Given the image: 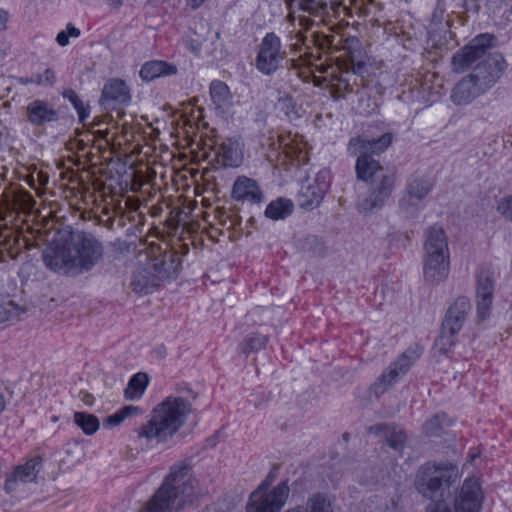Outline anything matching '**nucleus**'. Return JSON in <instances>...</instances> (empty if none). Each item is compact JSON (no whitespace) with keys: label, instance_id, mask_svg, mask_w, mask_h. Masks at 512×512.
I'll list each match as a JSON object with an SVG mask.
<instances>
[{"label":"nucleus","instance_id":"nucleus-41","mask_svg":"<svg viewBox=\"0 0 512 512\" xmlns=\"http://www.w3.org/2000/svg\"><path fill=\"white\" fill-rule=\"evenodd\" d=\"M497 211L507 221L512 222V194L499 201Z\"/></svg>","mask_w":512,"mask_h":512},{"label":"nucleus","instance_id":"nucleus-57","mask_svg":"<svg viewBox=\"0 0 512 512\" xmlns=\"http://www.w3.org/2000/svg\"><path fill=\"white\" fill-rule=\"evenodd\" d=\"M401 206H402L404 209H406V210L408 209V208L406 207V201H404V200H403V201H401Z\"/></svg>","mask_w":512,"mask_h":512},{"label":"nucleus","instance_id":"nucleus-21","mask_svg":"<svg viewBox=\"0 0 512 512\" xmlns=\"http://www.w3.org/2000/svg\"><path fill=\"white\" fill-rule=\"evenodd\" d=\"M41 467L42 460L38 457L28 460L24 465L17 466L6 478L4 489L7 492H12L16 490L19 482L27 483L35 480Z\"/></svg>","mask_w":512,"mask_h":512},{"label":"nucleus","instance_id":"nucleus-35","mask_svg":"<svg viewBox=\"0 0 512 512\" xmlns=\"http://www.w3.org/2000/svg\"><path fill=\"white\" fill-rule=\"evenodd\" d=\"M142 413H143L142 409L140 407H138V406H133V405L125 406L122 409H120L119 411H117L116 413L108 416L104 420L103 425H104V427L118 426L126 418L132 417V416H137V415H140Z\"/></svg>","mask_w":512,"mask_h":512},{"label":"nucleus","instance_id":"nucleus-28","mask_svg":"<svg viewBox=\"0 0 512 512\" xmlns=\"http://www.w3.org/2000/svg\"><path fill=\"white\" fill-rule=\"evenodd\" d=\"M177 66L161 60H151L144 63L139 75L144 81H152L158 77L175 75Z\"/></svg>","mask_w":512,"mask_h":512},{"label":"nucleus","instance_id":"nucleus-26","mask_svg":"<svg viewBox=\"0 0 512 512\" xmlns=\"http://www.w3.org/2000/svg\"><path fill=\"white\" fill-rule=\"evenodd\" d=\"M215 161L219 167H237L240 164L238 144L231 140L223 141L214 147Z\"/></svg>","mask_w":512,"mask_h":512},{"label":"nucleus","instance_id":"nucleus-1","mask_svg":"<svg viewBox=\"0 0 512 512\" xmlns=\"http://www.w3.org/2000/svg\"><path fill=\"white\" fill-rule=\"evenodd\" d=\"M102 256L103 246L93 235L76 232L63 245L47 248L42 257L54 272L79 275L90 271Z\"/></svg>","mask_w":512,"mask_h":512},{"label":"nucleus","instance_id":"nucleus-46","mask_svg":"<svg viewBox=\"0 0 512 512\" xmlns=\"http://www.w3.org/2000/svg\"><path fill=\"white\" fill-rule=\"evenodd\" d=\"M80 398L81 400L86 404V405H92L93 404V401H94V397L93 395H91L90 393L88 392H85V391H81L80 392Z\"/></svg>","mask_w":512,"mask_h":512},{"label":"nucleus","instance_id":"nucleus-62","mask_svg":"<svg viewBox=\"0 0 512 512\" xmlns=\"http://www.w3.org/2000/svg\"><path fill=\"white\" fill-rule=\"evenodd\" d=\"M253 221H254V217H251V218L249 219V222H251V223H252Z\"/></svg>","mask_w":512,"mask_h":512},{"label":"nucleus","instance_id":"nucleus-12","mask_svg":"<svg viewBox=\"0 0 512 512\" xmlns=\"http://www.w3.org/2000/svg\"><path fill=\"white\" fill-rule=\"evenodd\" d=\"M289 10V18L296 9L318 17H338L340 10H345L341 0H284Z\"/></svg>","mask_w":512,"mask_h":512},{"label":"nucleus","instance_id":"nucleus-3","mask_svg":"<svg viewBox=\"0 0 512 512\" xmlns=\"http://www.w3.org/2000/svg\"><path fill=\"white\" fill-rule=\"evenodd\" d=\"M202 495L191 467L178 463L171 467L162 485L147 502L142 512H170L171 508L183 509Z\"/></svg>","mask_w":512,"mask_h":512},{"label":"nucleus","instance_id":"nucleus-2","mask_svg":"<svg viewBox=\"0 0 512 512\" xmlns=\"http://www.w3.org/2000/svg\"><path fill=\"white\" fill-rule=\"evenodd\" d=\"M494 41L493 35L480 34L452 57L453 71L457 73H462L475 65L469 75L484 92L497 82L506 67L501 54L489 53L494 46Z\"/></svg>","mask_w":512,"mask_h":512},{"label":"nucleus","instance_id":"nucleus-50","mask_svg":"<svg viewBox=\"0 0 512 512\" xmlns=\"http://www.w3.org/2000/svg\"><path fill=\"white\" fill-rule=\"evenodd\" d=\"M6 320H8V313L4 307L0 306V324Z\"/></svg>","mask_w":512,"mask_h":512},{"label":"nucleus","instance_id":"nucleus-25","mask_svg":"<svg viewBox=\"0 0 512 512\" xmlns=\"http://www.w3.org/2000/svg\"><path fill=\"white\" fill-rule=\"evenodd\" d=\"M482 93H484V90L468 75L456 84L451 97L455 104L463 105L469 103Z\"/></svg>","mask_w":512,"mask_h":512},{"label":"nucleus","instance_id":"nucleus-32","mask_svg":"<svg viewBox=\"0 0 512 512\" xmlns=\"http://www.w3.org/2000/svg\"><path fill=\"white\" fill-rule=\"evenodd\" d=\"M148 384V377L145 373L135 374L124 391L125 397L129 400L141 398Z\"/></svg>","mask_w":512,"mask_h":512},{"label":"nucleus","instance_id":"nucleus-51","mask_svg":"<svg viewBox=\"0 0 512 512\" xmlns=\"http://www.w3.org/2000/svg\"><path fill=\"white\" fill-rule=\"evenodd\" d=\"M205 0H189V3L193 8L199 7Z\"/></svg>","mask_w":512,"mask_h":512},{"label":"nucleus","instance_id":"nucleus-61","mask_svg":"<svg viewBox=\"0 0 512 512\" xmlns=\"http://www.w3.org/2000/svg\"><path fill=\"white\" fill-rule=\"evenodd\" d=\"M214 235H215V232L209 233V237H210V238H213V237H214Z\"/></svg>","mask_w":512,"mask_h":512},{"label":"nucleus","instance_id":"nucleus-54","mask_svg":"<svg viewBox=\"0 0 512 512\" xmlns=\"http://www.w3.org/2000/svg\"><path fill=\"white\" fill-rule=\"evenodd\" d=\"M504 2H505V0H488L487 5L494 4V5L498 6Z\"/></svg>","mask_w":512,"mask_h":512},{"label":"nucleus","instance_id":"nucleus-17","mask_svg":"<svg viewBox=\"0 0 512 512\" xmlns=\"http://www.w3.org/2000/svg\"><path fill=\"white\" fill-rule=\"evenodd\" d=\"M330 186V176L327 170L316 174L312 183L302 186L299 197L302 206L315 207L323 200Z\"/></svg>","mask_w":512,"mask_h":512},{"label":"nucleus","instance_id":"nucleus-27","mask_svg":"<svg viewBox=\"0 0 512 512\" xmlns=\"http://www.w3.org/2000/svg\"><path fill=\"white\" fill-rule=\"evenodd\" d=\"M374 88L375 86L372 85L371 82L366 83L363 86H356V90L353 89L351 92L348 93V95L354 93L358 96V100L355 105L357 113L364 116H369L377 112L379 104L375 99H372L371 97V92Z\"/></svg>","mask_w":512,"mask_h":512},{"label":"nucleus","instance_id":"nucleus-39","mask_svg":"<svg viewBox=\"0 0 512 512\" xmlns=\"http://www.w3.org/2000/svg\"><path fill=\"white\" fill-rule=\"evenodd\" d=\"M56 81L55 72L51 69H46L43 73L33 74L31 77L21 78L24 84L34 83L40 86H52Z\"/></svg>","mask_w":512,"mask_h":512},{"label":"nucleus","instance_id":"nucleus-13","mask_svg":"<svg viewBox=\"0 0 512 512\" xmlns=\"http://www.w3.org/2000/svg\"><path fill=\"white\" fill-rule=\"evenodd\" d=\"M484 495L480 483L475 478L464 481L453 501L454 512H480Z\"/></svg>","mask_w":512,"mask_h":512},{"label":"nucleus","instance_id":"nucleus-55","mask_svg":"<svg viewBox=\"0 0 512 512\" xmlns=\"http://www.w3.org/2000/svg\"><path fill=\"white\" fill-rule=\"evenodd\" d=\"M191 49L194 52H198L200 50V44L198 42L196 44H192Z\"/></svg>","mask_w":512,"mask_h":512},{"label":"nucleus","instance_id":"nucleus-30","mask_svg":"<svg viewBox=\"0 0 512 512\" xmlns=\"http://www.w3.org/2000/svg\"><path fill=\"white\" fill-rule=\"evenodd\" d=\"M286 512H333V509L330 501L325 495L315 493L307 499L304 506H297L287 510Z\"/></svg>","mask_w":512,"mask_h":512},{"label":"nucleus","instance_id":"nucleus-42","mask_svg":"<svg viewBox=\"0 0 512 512\" xmlns=\"http://www.w3.org/2000/svg\"><path fill=\"white\" fill-rule=\"evenodd\" d=\"M312 37L314 45L317 46L320 50L329 49L334 46V35L313 33Z\"/></svg>","mask_w":512,"mask_h":512},{"label":"nucleus","instance_id":"nucleus-6","mask_svg":"<svg viewBox=\"0 0 512 512\" xmlns=\"http://www.w3.org/2000/svg\"><path fill=\"white\" fill-rule=\"evenodd\" d=\"M424 249L425 280L431 284L444 281L449 274V248L442 227L433 226L427 230Z\"/></svg>","mask_w":512,"mask_h":512},{"label":"nucleus","instance_id":"nucleus-29","mask_svg":"<svg viewBox=\"0 0 512 512\" xmlns=\"http://www.w3.org/2000/svg\"><path fill=\"white\" fill-rule=\"evenodd\" d=\"M211 100L217 109L227 110L232 105V97L228 86L219 80L210 84Z\"/></svg>","mask_w":512,"mask_h":512},{"label":"nucleus","instance_id":"nucleus-58","mask_svg":"<svg viewBox=\"0 0 512 512\" xmlns=\"http://www.w3.org/2000/svg\"><path fill=\"white\" fill-rule=\"evenodd\" d=\"M98 133L102 136V137H105L107 135V132H103V131H98Z\"/></svg>","mask_w":512,"mask_h":512},{"label":"nucleus","instance_id":"nucleus-36","mask_svg":"<svg viewBox=\"0 0 512 512\" xmlns=\"http://www.w3.org/2000/svg\"><path fill=\"white\" fill-rule=\"evenodd\" d=\"M458 333H452L449 329L441 327V333L435 340L434 347L440 354H447L455 345L456 336Z\"/></svg>","mask_w":512,"mask_h":512},{"label":"nucleus","instance_id":"nucleus-34","mask_svg":"<svg viewBox=\"0 0 512 512\" xmlns=\"http://www.w3.org/2000/svg\"><path fill=\"white\" fill-rule=\"evenodd\" d=\"M432 189L428 179L414 178L407 184V193L410 199L421 200L425 198Z\"/></svg>","mask_w":512,"mask_h":512},{"label":"nucleus","instance_id":"nucleus-53","mask_svg":"<svg viewBox=\"0 0 512 512\" xmlns=\"http://www.w3.org/2000/svg\"><path fill=\"white\" fill-rule=\"evenodd\" d=\"M6 406L5 398L2 394H0V413L4 411Z\"/></svg>","mask_w":512,"mask_h":512},{"label":"nucleus","instance_id":"nucleus-59","mask_svg":"<svg viewBox=\"0 0 512 512\" xmlns=\"http://www.w3.org/2000/svg\"><path fill=\"white\" fill-rule=\"evenodd\" d=\"M94 125H99L100 124V121L97 120L96 118L94 119V122H93Z\"/></svg>","mask_w":512,"mask_h":512},{"label":"nucleus","instance_id":"nucleus-24","mask_svg":"<svg viewBox=\"0 0 512 512\" xmlns=\"http://www.w3.org/2000/svg\"><path fill=\"white\" fill-rule=\"evenodd\" d=\"M369 432L383 437L387 444L395 451L401 452L404 448L406 435L404 431L392 424H378L369 427Z\"/></svg>","mask_w":512,"mask_h":512},{"label":"nucleus","instance_id":"nucleus-56","mask_svg":"<svg viewBox=\"0 0 512 512\" xmlns=\"http://www.w3.org/2000/svg\"><path fill=\"white\" fill-rule=\"evenodd\" d=\"M308 22H309V21H308V20H306V19H301V20H300V25H305V27L307 28V26H308Z\"/></svg>","mask_w":512,"mask_h":512},{"label":"nucleus","instance_id":"nucleus-23","mask_svg":"<svg viewBox=\"0 0 512 512\" xmlns=\"http://www.w3.org/2000/svg\"><path fill=\"white\" fill-rule=\"evenodd\" d=\"M278 141L279 147L290 159L303 163L308 160L306 143L302 136H298L296 134L292 135L289 133L287 135H280Z\"/></svg>","mask_w":512,"mask_h":512},{"label":"nucleus","instance_id":"nucleus-5","mask_svg":"<svg viewBox=\"0 0 512 512\" xmlns=\"http://www.w3.org/2000/svg\"><path fill=\"white\" fill-rule=\"evenodd\" d=\"M393 141L391 133H385L377 139H367L366 137H355L350 139L348 143V151L352 155H359L356 162V173L360 180L369 182L378 174H386L389 171L382 167L380 163L375 160L368 153L379 154L385 151Z\"/></svg>","mask_w":512,"mask_h":512},{"label":"nucleus","instance_id":"nucleus-52","mask_svg":"<svg viewBox=\"0 0 512 512\" xmlns=\"http://www.w3.org/2000/svg\"><path fill=\"white\" fill-rule=\"evenodd\" d=\"M390 237L392 238L391 240H393L394 238H397V239H400V238H404L405 240H408V236L407 235H403L401 233H395V234H391Z\"/></svg>","mask_w":512,"mask_h":512},{"label":"nucleus","instance_id":"nucleus-10","mask_svg":"<svg viewBox=\"0 0 512 512\" xmlns=\"http://www.w3.org/2000/svg\"><path fill=\"white\" fill-rule=\"evenodd\" d=\"M286 58V52L281 50L280 38L274 33H267L262 39L256 58L257 69L266 75L273 74Z\"/></svg>","mask_w":512,"mask_h":512},{"label":"nucleus","instance_id":"nucleus-22","mask_svg":"<svg viewBox=\"0 0 512 512\" xmlns=\"http://www.w3.org/2000/svg\"><path fill=\"white\" fill-rule=\"evenodd\" d=\"M232 197L237 201H247L253 204L261 203L263 192L258 183L248 177H238L232 189Z\"/></svg>","mask_w":512,"mask_h":512},{"label":"nucleus","instance_id":"nucleus-15","mask_svg":"<svg viewBox=\"0 0 512 512\" xmlns=\"http://www.w3.org/2000/svg\"><path fill=\"white\" fill-rule=\"evenodd\" d=\"M131 101L130 89L121 79H110L105 83L100 104L105 110L117 109Z\"/></svg>","mask_w":512,"mask_h":512},{"label":"nucleus","instance_id":"nucleus-31","mask_svg":"<svg viewBox=\"0 0 512 512\" xmlns=\"http://www.w3.org/2000/svg\"><path fill=\"white\" fill-rule=\"evenodd\" d=\"M293 203L285 198L271 201L265 209V216L272 220H281L289 216L293 211Z\"/></svg>","mask_w":512,"mask_h":512},{"label":"nucleus","instance_id":"nucleus-16","mask_svg":"<svg viewBox=\"0 0 512 512\" xmlns=\"http://www.w3.org/2000/svg\"><path fill=\"white\" fill-rule=\"evenodd\" d=\"M365 71V63L358 62L353 64L351 70H347L341 73L336 84L334 85L333 96L335 98H346L349 92H351L353 89L356 90V86H363L366 83H371V81L365 79Z\"/></svg>","mask_w":512,"mask_h":512},{"label":"nucleus","instance_id":"nucleus-18","mask_svg":"<svg viewBox=\"0 0 512 512\" xmlns=\"http://www.w3.org/2000/svg\"><path fill=\"white\" fill-rule=\"evenodd\" d=\"M471 303L467 297H458L448 308L442 326L452 333H459L470 312Z\"/></svg>","mask_w":512,"mask_h":512},{"label":"nucleus","instance_id":"nucleus-14","mask_svg":"<svg viewBox=\"0 0 512 512\" xmlns=\"http://www.w3.org/2000/svg\"><path fill=\"white\" fill-rule=\"evenodd\" d=\"M495 285L494 272L489 267H481L477 273V313L485 320L490 314Z\"/></svg>","mask_w":512,"mask_h":512},{"label":"nucleus","instance_id":"nucleus-20","mask_svg":"<svg viewBox=\"0 0 512 512\" xmlns=\"http://www.w3.org/2000/svg\"><path fill=\"white\" fill-rule=\"evenodd\" d=\"M27 120L34 126H45L58 121V111L47 101L36 99L26 106Z\"/></svg>","mask_w":512,"mask_h":512},{"label":"nucleus","instance_id":"nucleus-60","mask_svg":"<svg viewBox=\"0 0 512 512\" xmlns=\"http://www.w3.org/2000/svg\"><path fill=\"white\" fill-rule=\"evenodd\" d=\"M214 235H215V232L209 233V237H210V238H213V237H214Z\"/></svg>","mask_w":512,"mask_h":512},{"label":"nucleus","instance_id":"nucleus-45","mask_svg":"<svg viewBox=\"0 0 512 512\" xmlns=\"http://www.w3.org/2000/svg\"><path fill=\"white\" fill-rule=\"evenodd\" d=\"M56 41L60 46H66L69 43V37L66 31H61L56 37Z\"/></svg>","mask_w":512,"mask_h":512},{"label":"nucleus","instance_id":"nucleus-7","mask_svg":"<svg viewBox=\"0 0 512 512\" xmlns=\"http://www.w3.org/2000/svg\"><path fill=\"white\" fill-rule=\"evenodd\" d=\"M456 476V469L451 464L427 463L418 471L415 485L418 492L428 499L442 498Z\"/></svg>","mask_w":512,"mask_h":512},{"label":"nucleus","instance_id":"nucleus-43","mask_svg":"<svg viewBox=\"0 0 512 512\" xmlns=\"http://www.w3.org/2000/svg\"><path fill=\"white\" fill-rule=\"evenodd\" d=\"M461 8L466 13L477 14L480 11V0H460Z\"/></svg>","mask_w":512,"mask_h":512},{"label":"nucleus","instance_id":"nucleus-49","mask_svg":"<svg viewBox=\"0 0 512 512\" xmlns=\"http://www.w3.org/2000/svg\"><path fill=\"white\" fill-rule=\"evenodd\" d=\"M7 19V13L3 10H0V31L6 28Z\"/></svg>","mask_w":512,"mask_h":512},{"label":"nucleus","instance_id":"nucleus-40","mask_svg":"<svg viewBox=\"0 0 512 512\" xmlns=\"http://www.w3.org/2000/svg\"><path fill=\"white\" fill-rule=\"evenodd\" d=\"M424 433L430 437H438L443 432L442 419L440 416H435L428 421L423 426Z\"/></svg>","mask_w":512,"mask_h":512},{"label":"nucleus","instance_id":"nucleus-37","mask_svg":"<svg viewBox=\"0 0 512 512\" xmlns=\"http://www.w3.org/2000/svg\"><path fill=\"white\" fill-rule=\"evenodd\" d=\"M268 337L257 333L248 335L240 344V349L243 353L249 354L250 352L258 351L266 346Z\"/></svg>","mask_w":512,"mask_h":512},{"label":"nucleus","instance_id":"nucleus-4","mask_svg":"<svg viewBox=\"0 0 512 512\" xmlns=\"http://www.w3.org/2000/svg\"><path fill=\"white\" fill-rule=\"evenodd\" d=\"M192 410L187 399L168 396L153 408L149 421L139 427L138 436L156 443H168L185 425Z\"/></svg>","mask_w":512,"mask_h":512},{"label":"nucleus","instance_id":"nucleus-11","mask_svg":"<svg viewBox=\"0 0 512 512\" xmlns=\"http://www.w3.org/2000/svg\"><path fill=\"white\" fill-rule=\"evenodd\" d=\"M394 174L388 172L386 174H378L369 181V195L358 203V210L361 213H369L374 209H379L383 206L384 202L389 198L394 187Z\"/></svg>","mask_w":512,"mask_h":512},{"label":"nucleus","instance_id":"nucleus-47","mask_svg":"<svg viewBox=\"0 0 512 512\" xmlns=\"http://www.w3.org/2000/svg\"><path fill=\"white\" fill-rule=\"evenodd\" d=\"M295 39H296V42L293 43L292 46L295 49H298L300 44H304L305 43L306 37L301 32H297L295 34Z\"/></svg>","mask_w":512,"mask_h":512},{"label":"nucleus","instance_id":"nucleus-38","mask_svg":"<svg viewBox=\"0 0 512 512\" xmlns=\"http://www.w3.org/2000/svg\"><path fill=\"white\" fill-rule=\"evenodd\" d=\"M62 96L69 100L78 113L79 121L84 123L86 118L89 116V108L84 105L77 93L73 89L68 88L63 90Z\"/></svg>","mask_w":512,"mask_h":512},{"label":"nucleus","instance_id":"nucleus-9","mask_svg":"<svg viewBox=\"0 0 512 512\" xmlns=\"http://www.w3.org/2000/svg\"><path fill=\"white\" fill-rule=\"evenodd\" d=\"M289 491L287 482H282L267 492V484L264 482L250 495L247 512H279L288 498Z\"/></svg>","mask_w":512,"mask_h":512},{"label":"nucleus","instance_id":"nucleus-8","mask_svg":"<svg viewBox=\"0 0 512 512\" xmlns=\"http://www.w3.org/2000/svg\"><path fill=\"white\" fill-rule=\"evenodd\" d=\"M422 354V348L418 345L409 347L395 362L391 363L385 372L375 381L371 390L376 396L385 393L399 377L406 374L410 367Z\"/></svg>","mask_w":512,"mask_h":512},{"label":"nucleus","instance_id":"nucleus-33","mask_svg":"<svg viewBox=\"0 0 512 512\" xmlns=\"http://www.w3.org/2000/svg\"><path fill=\"white\" fill-rule=\"evenodd\" d=\"M74 423L82 429L84 434L93 435L99 429L98 418L90 413L86 412H75Z\"/></svg>","mask_w":512,"mask_h":512},{"label":"nucleus","instance_id":"nucleus-44","mask_svg":"<svg viewBox=\"0 0 512 512\" xmlns=\"http://www.w3.org/2000/svg\"><path fill=\"white\" fill-rule=\"evenodd\" d=\"M426 512H452V510L445 502L437 501L428 505Z\"/></svg>","mask_w":512,"mask_h":512},{"label":"nucleus","instance_id":"nucleus-19","mask_svg":"<svg viewBox=\"0 0 512 512\" xmlns=\"http://www.w3.org/2000/svg\"><path fill=\"white\" fill-rule=\"evenodd\" d=\"M164 261L156 262L153 264L155 273L151 272L150 268L138 269L132 277L130 286L135 293L148 294L159 285L160 278L156 274L166 272L162 268Z\"/></svg>","mask_w":512,"mask_h":512},{"label":"nucleus","instance_id":"nucleus-48","mask_svg":"<svg viewBox=\"0 0 512 512\" xmlns=\"http://www.w3.org/2000/svg\"><path fill=\"white\" fill-rule=\"evenodd\" d=\"M66 32L68 34V37H78L80 35V30L76 27H74L72 24L67 25Z\"/></svg>","mask_w":512,"mask_h":512}]
</instances>
